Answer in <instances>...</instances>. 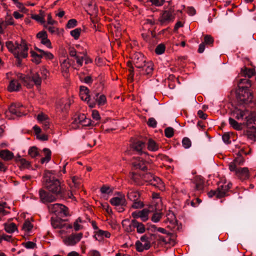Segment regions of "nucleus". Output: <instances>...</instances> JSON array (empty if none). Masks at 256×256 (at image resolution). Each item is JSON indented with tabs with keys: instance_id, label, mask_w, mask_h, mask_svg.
<instances>
[{
	"instance_id": "nucleus-1",
	"label": "nucleus",
	"mask_w": 256,
	"mask_h": 256,
	"mask_svg": "<svg viewBox=\"0 0 256 256\" xmlns=\"http://www.w3.org/2000/svg\"><path fill=\"white\" fill-rule=\"evenodd\" d=\"M6 46L18 61L28 56V48L26 41L24 40H22L20 43L17 42H14L8 41L6 42Z\"/></svg>"
},
{
	"instance_id": "nucleus-2",
	"label": "nucleus",
	"mask_w": 256,
	"mask_h": 256,
	"mask_svg": "<svg viewBox=\"0 0 256 256\" xmlns=\"http://www.w3.org/2000/svg\"><path fill=\"white\" fill-rule=\"evenodd\" d=\"M231 115L237 120H245L244 124L247 126L252 124H256V114L245 108L236 107L232 110Z\"/></svg>"
},
{
	"instance_id": "nucleus-3",
	"label": "nucleus",
	"mask_w": 256,
	"mask_h": 256,
	"mask_svg": "<svg viewBox=\"0 0 256 256\" xmlns=\"http://www.w3.org/2000/svg\"><path fill=\"white\" fill-rule=\"evenodd\" d=\"M133 62L136 68L142 69V74L150 75L152 74L153 64L152 62H146V58L142 54H135L133 56Z\"/></svg>"
},
{
	"instance_id": "nucleus-4",
	"label": "nucleus",
	"mask_w": 256,
	"mask_h": 256,
	"mask_svg": "<svg viewBox=\"0 0 256 256\" xmlns=\"http://www.w3.org/2000/svg\"><path fill=\"white\" fill-rule=\"evenodd\" d=\"M236 96L240 104H248L252 102L253 98L247 86H239L236 91Z\"/></svg>"
},
{
	"instance_id": "nucleus-5",
	"label": "nucleus",
	"mask_w": 256,
	"mask_h": 256,
	"mask_svg": "<svg viewBox=\"0 0 256 256\" xmlns=\"http://www.w3.org/2000/svg\"><path fill=\"white\" fill-rule=\"evenodd\" d=\"M45 186L52 194L57 196L63 194V189L58 179L44 180Z\"/></svg>"
},
{
	"instance_id": "nucleus-6",
	"label": "nucleus",
	"mask_w": 256,
	"mask_h": 256,
	"mask_svg": "<svg viewBox=\"0 0 256 256\" xmlns=\"http://www.w3.org/2000/svg\"><path fill=\"white\" fill-rule=\"evenodd\" d=\"M50 212L61 216H67L68 214V208L65 206L56 203L48 206Z\"/></svg>"
},
{
	"instance_id": "nucleus-7",
	"label": "nucleus",
	"mask_w": 256,
	"mask_h": 256,
	"mask_svg": "<svg viewBox=\"0 0 256 256\" xmlns=\"http://www.w3.org/2000/svg\"><path fill=\"white\" fill-rule=\"evenodd\" d=\"M110 202L112 205L116 206L119 212H124L126 205V200L123 194H120L118 196L112 198L110 199Z\"/></svg>"
},
{
	"instance_id": "nucleus-8",
	"label": "nucleus",
	"mask_w": 256,
	"mask_h": 256,
	"mask_svg": "<svg viewBox=\"0 0 256 256\" xmlns=\"http://www.w3.org/2000/svg\"><path fill=\"white\" fill-rule=\"evenodd\" d=\"M135 246L136 250L138 252L150 249L151 246L150 238L146 235L142 236L140 240L136 242Z\"/></svg>"
},
{
	"instance_id": "nucleus-9",
	"label": "nucleus",
	"mask_w": 256,
	"mask_h": 256,
	"mask_svg": "<svg viewBox=\"0 0 256 256\" xmlns=\"http://www.w3.org/2000/svg\"><path fill=\"white\" fill-rule=\"evenodd\" d=\"M174 10L170 9L164 10L161 14L158 20L161 24H167L174 21Z\"/></svg>"
},
{
	"instance_id": "nucleus-10",
	"label": "nucleus",
	"mask_w": 256,
	"mask_h": 256,
	"mask_svg": "<svg viewBox=\"0 0 256 256\" xmlns=\"http://www.w3.org/2000/svg\"><path fill=\"white\" fill-rule=\"evenodd\" d=\"M42 80L40 73L37 72L33 74L31 77L24 78V84L28 88L33 86V83L36 86H40L42 83Z\"/></svg>"
},
{
	"instance_id": "nucleus-11",
	"label": "nucleus",
	"mask_w": 256,
	"mask_h": 256,
	"mask_svg": "<svg viewBox=\"0 0 256 256\" xmlns=\"http://www.w3.org/2000/svg\"><path fill=\"white\" fill-rule=\"evenodd\" d=\"M82 237V233L72 234L64 238L63 242L68 246H72L80 241Z\"/></svg>"
},
{
	"instance_id": "nucleus-12",
	"label": "nucleus",
	"mask_w": 256,
	"mask_h": 256,
	"mask_svg": "<svg viewBox=\"0 0 256 256\" xmlns=\"http://www.w3.org/2000/svg\"><path fill=\"white\" fill-rule=\"evenodd\" d=\"M51 224L54 228H66V229H72V228L70 224L66 222L58 217H52L51 218Z\"/></svg>"
},
{
	"instance_id": "nucleus-13",
	"label": "nucleus",
	"mask_w": 256,
	"mask_h": 256,
	"mask_svg": "<svg viewBox=\"0 0 256 256\" xmlns=\"http://www.w3.org/2000/svg\"><path fill=\"white\" fill-rule=\"evenodd\" d=\"M39 196L40 200L43 203L52 202L55 201L56 199V195L50 194L43 190H40Z\"/></svg>"
},
{
	"instance_id": "nucleus-14",
	"label": "nucleus",
	"mask_w": 256,
	"mask_h": 256,
	"mask_svg": "<svg viewBox=\"0 0 256 256\" xmlns=\"http://www.w3.org/2000/svg\"><path fill=\"white\" fill-rule=\"evenodd\" d=\"M150 210L148 208H144L141 210H136L132 213V216L134 218H140L142 222H146L148 219Z\"/></svg>"
},
{
	"instance_id": "nucleus-15",
	"label": "nucleus",
	"mask_w": 256,
	"mask_h": 256,
	"mask_svg": "<svg viewBox=\"0 0 256 256\" xmlns=\"http://www.w3.org/2000/svg\"><path fill=\"white\" fill-rule=\"evenodd\" d=\"M84 4L87 6L86 10L89 14L95 16L98 10L92 0H81Z\"/></svg>"
},
{
	"instance_id": "nucleus-16",
	"label": "nucleus",
	"mask_w": 256,
	"mask_h": 256,
	"mask_svg": "<svg viewBox=\"0 0 256 256\" xmlns=\"http://www.w3.org/2000/svg\"><path fill=\"white\" fill-rule=\"evenodd\" d=\"M230 184H224L219 186L217 189L218 195L217 198H220L226 196V194L231 188Z\"/></svg>"
},
{
	"instance_id": "nucleus-17",
	"label": "nucleus",
	"mask_w": 256,
	"mask_h": 256,
	"mask_svg": "<svg viewBox=\"0 0 256 256\" xmlns=\"http://www.w3.org/2000/svg\"><path fill=\"white\" fill-rule=\"evenodd\" d=\"M132 164L136 169H140L144 171L147 169L146 162H144L143 160L139 157L134 158Z\"/></svg>"
},
{
	"instance_id": "nucleus-18",
	"label": "nucleus",
	"mask_w": 256,
	"mask_h": 256,
	"mask_svg": "<svg viewBox=\"0 0 256 256\" xmlns=\"http://www.w3.org/2000/svg\"><path fill=\"white\" fill-rule=\"evenodd\" d=\"M238 178L242 180H247L249 178L250 173L248 168H238L235 174Z\"/></svg>"
},
{
	"instance_id": "nucleus-19",
	"label": "nucleus",
	"mask_w": 256,
	"mask_h": 256,
	"mask_svg": "<svg viewBox=\"0 0 256 256\" xmlns=\"http://www.w3.org/2000/svg\"><path fill=\"white\" fill-rule=\"evenodd\" d=\"M36 118L40 123L44 126L45 129L49 128L50 118L47 115L41 112L37 116Z\"/></svg>"
},
{
	"instance_id": "nucleus-20",
	"label": "nucleus",
	"mask_w": 256,
	"mask_h": 256,
	"mask_svg": "<svg viewBox=\"0 0 256 256\" xmlns=\"http://www.w3.org/2000/svg\"><path fill=\"white\" fill-rule=\"evenodd\" d=\"M70 100L66 99H62L60 100L57 104L56 108L60 111H66L70 107Z\"/></svg>"
},
{
	"instance_id": "nucleus-21",
	"label": "nucleus",
	"mask_w": 256,
	"mask_h": 256,
	"mask_svg": "<svg viewBox=\"0 0 256 256\" xmlns=\"http://www.w3.org/2000/svg\"><path fill=\"white\" fill-rule=\"evenodd\" d=\"M21 88V84L16 80H12L10 82L8 90L10 92H18Z\"/></svg>"
},
{
	"instance_id": "nucleus-22",
	"label": "nucleus",
	"mask_w": 256,
	"mask_h": 256,
	"mask_svg": "<svg viewBox=\"0 0 256 256\" xmlns=\"http://www.w3.org/2000/svg\"><path fill=\"white\" fill-rule=\"evenodd\" d=\"M150 184L158 188L161 190H163L164 189V182H162L160 178L156 176H154L153 179L150 180Z\"/></svg>"
},
{
	"instance_id": "nucleus-23",
	"label": "nucleus",
	"mask_w": 256,
	"mask_h": 256,
	"mask_svg": "<svg viewBox=\"0 0 256 256\" xmlns=\"http://www.w3.org/2000/svg\"><path fill=\"white\" fill-rule=\"evenodd\" d=\"M174 234H166L165 236L158 235V240L160 243L164 244H171L172 241H174Z\"/></svg>"
},
{
	"instance_id": "nucleus-24",
	"label": "nucleus",
	"mask_w": 256,
	"mask_h": 256,
	"mask_svg": "<svg viewBox=\"0 0 256 256\" xmlns=\"http://www.w3.org/2000/svg\"><path fill=\"white\" fill-rule=\"evenodd\" d=\"M80 96L82 100H88L90 98L89 90L85 86H81L80 89Z\"/></svg>"
},
{
	"instance_id": "nucleus-25",
	"label": "nucleus",
	"mask_w": 256,
	"mask_h": 256,
	"mask_svg": "<svg viewBox=\"0 0 256 256\" xmlns=\"http://www.w3.org/2000/svg\"><path fill=\"white\" fill-rule=\"evenodd\" d=\"M0 157L6 161L12 160L14 158V154L7 150H0Z\"/></svg>"
},
{
	"instance_id": "nucleus-26",
	"label": "nucleus",
	"mask_w": 256,
	"mask_h": 256,
	"mask_svg": "<svg viewBox=\"0 0 256 256\" xmlns=\"http://www.w3.org/2000/svg\"><path fill=\"white\" fill-rule=\"evenodd\" d=\"M43 154L44 157L40 160L42 164L48 163L50 160L52 152L50 149L45 148L43 150Z\"/></svg>"
},
{
	"instance_id": "nucleus-27",
	"label": "nucleus",
	"mask_w": 256,
	"mask_h": 256,
	"mask_svg": "<svg viewBox=\"0 0 256 256\" xmlns=\"http://www.w3.org/2000/svg\"><path fill=\"white\" fill-rule=\"evenodd\" d=\"M195 190H196L202 191L204 189V182L203 180L200 177H196L194 180Z\"/></svg>"
},
{
	"instance_id": "nucleus-28",
	"label": "nucleus",
	"mask_w": 256,
	"mask_h": 256,
	"mask_svg": "<svg viewBox=\"0 0 256 256\" xmlns=\"http://www.w3.org/2000/svg\"><path fill=\"white\" fill-rule=\"evenodd\" d=\"M94 98L96 100L98 106H103L106 102V96L104 94H100L98 93L95 94Z\"/></svg>"
},
{
	"instance_id": "nucleus-29",
	"label": "nucleus",
	"mask_w": 256,
	"mask_h": 256,
	"mask_svg": "<svg viewBox=\"0 0 256 256\" xmlns=\"http://www.w3.org/2000/svg\"><path fill=\"white\" fill-rule=\"evenodd\" d=\"M9 114H12L17 116H21L20 112L18 109L16 108V104H12L9 107L8 111H6V116H8Z\"/></svg>"
},
{
	"instance_id": "nucleus-30",
	"label": "nucleus",
	"mask_w": 256,
	"mask_h": 256,
	"mask_svg": "<svg viewBox=\"0 0 256 256\" xmlns=\"http://www.w3.org/2000/svg\"><path fill=\"white\" fill-rule=\"evenodd\" d=\"M60 175L61 174L60 172H58L55 170H46L44 174V180L48 178H50V180L56 179L54 177L55 176H60Z\"/></svg>"
},
{
	"instance_id": "nucleus-31",
	"label": "nucleus",
	"mask_w": 256,
	"mask_h": 256,
	"mask_svg": "<svg viewBox=\"0 0 256 256\" xmlns=\"http://www.w3.org/2000/svg\"><path fill=\"white\" fill-rule=\"evenodd\" d=\"M229 124L233 128L237 130H240L242 128V124L239 123L234 119L232 118H228Z\"/></svg>"
},
{
	"instance_id": "nucleus-32",
	"label": "nucleus",
	"mask_w": 256,
	"mask_h": 256,
	"mask_svg": "<svg viewBox=\"0 0 256 256\" xmlns=\"http://www.w3.org/2000/svg\"><path fill=\"white\" fill-rule=\"evenodd\" d=\"M127 196L129 200L134 202L138 200V198L140 196V194L136 191L130 189L128 192Z\"/></svg>"
},
{
	"instance_id": "nucleus-33",
	"label": "nucleus",
	"mask_w": 256,
	"mask_h": 256,
	"mask_svg": "<svg viewBox=\"0 0 256 256\" xmlns=\"http://www.w3.org/2000/svg\"><path fill=\"white\" fill-rule=\"evenodd\" d=\"M133 223L135 228H136V232L139 234H142L145 232L146 228L144 224L138 222L136 220H133Z\"/></svg>"
},
{
	"instance_id": "nucleus-34",
	"label": "nucleus",
	"mask_w": 256,
	"mask_h": 256,
	"mask_svg": "<svg viewBox=\"0 0 256 256\" xmlns=\"http://www.w3.org/2000/svg\"><path fill=\"white\" fill-rule=\"evenodd\" d=\"M110 236V234L108 231L98 230L95 236L96 240H101L102 238H108Z\"/></svg>"
},
{
	"instance_id": "nucleus-35",
	"label": "nucleus",
	"mask_w": 256,
	"mask_h": 256,
	"mask_svg": "<svg viewBox=\"0 0 256 256\" xmlns=\"http://www.w3.org/2000/svg\"><path fill=\"white\" fill-rule=\"evenodd\" d=\"M145 145H131L130 150H132L134 153L138 154H142V153L146 154L144 151V147Z\"/></svg>"
},
{
	"instance_id": "nucleus-36",
	"label": "nucleus",
	"mask_w": 256,
	"mask_h": 256,
	"mask_svg": "<svg viewBox=\"0 0 256 256\" xmlns=\"http://www.w3.org/2000/svg\"><path fill=\"white\" fill-rule=\"evenodd\" d=\"M4 230L8 233H12L17 230V227L15 224L12 222L4 224Z\"/></svg>"
},
{
	"instance_id": "nucleus-37",
	"label": "nucleus",
	"mask_w": 256,
	"mask_h": 256,
	"mask_svg": "<svg viewBox=\"0 0 256 256\" xmlns=\"http://www.w3.org/2000/svg\"><path fill=\"white\" fill-rule=\"evenodd\" d=\"M71 66L69 60L66 59L63 60L61 64L62 70V72L67 74L69 70V68Z\"/></svg>"
},
{
	"instance_id": "nucleus-38",
	"label": "nucleus",
	"mask_w": 256,
	"mask_h": 256,
	"mask_svg": "<svg viewBox=\"0 0 256 256\" xmlns=\"http://www.w3.org/2000/svg\"><path fill=\"white\" fill-rule=\"evenodd\" d=\"M30 54L32 58V61L36 64H40L41 62V58H42L41 54H38L34 51H31Z\"/></svg>"
},
{
	"instance_id": "nucleus-39",
	"label": "nucleus",
	"mask_w": 256,
	"mask_h": 256,
	"mask_svg": "<svg viewBox=\"0 0 256 256\" xmlns=\"http://www.w3.org/2000/svg\"><path fill=\"white\" fill-rule=\"evenodd\" d=\"M74 58L76 60V64H72V66L75 69H77L78 67L80 68L82 66L84 61L83 56H80L78 54H77L76 56H75Z\"/></svg>"
},
{
	"instance_id": "nucleus-40",
	"label": "nucleus",
	"mask_w": 256,
	"mask_h": 256,
	"mask_svg": "<svg viewBox=\"0 0 256 256\" xmlns=\"http://www.w3.org/2000/svg\"><path fill=\"white\" fill-rule=\"evenodd\" d=\"M33 224L30 222L26 220L23 224L22 230L26 232H30L33 228Z\"/></svg>"
},
{
	"instance_id": "nucleus-41",
	"label": "nucleus",
	"mask_w": 256,
	"mask_h": 256,
	"mask_svg": "<svg viewBox=\"0 0 256 256\" xmlns=\"http://www.w3.org/2000/svg\"><path fill=\"white\" fill-rule=\"evenodd\" d=\"M37 50L41 54L42 58L46 60H52L54 58V55L50 52L44 51L42 50L37 48Z\"/></svg>"
},
{
	"instance_id": "nucleus-42",
	"label": "nucleus",
	"mask_w": 256,
	"mask_h": 256,
	"mask_svg": "<svg viewBox=\"0 0 256 256\" xmlns=\"http://www.w3.org/2000/svg\"><path fill=\"white\" fill-rule=\"evenodd\" d=\"M40 14L32 15V18L41 24H43L44 22V18L43 14L44 12L42 10H40Z\"/></svg>"
},
{
	"instance_id": "nucleus-43",
	"label": "nucleus",
	"mask_w": 256,
	"mask_h": 256,
	"mask_svg": "<svg viewBox=\"0 0 256 256\" xmlns=\"http://www.w3.org/2000/svg\"><path fill=\"white\" fill-rule=\"evenodd\" d=\"M28 154L32 158H36L39 154L38 148L35 146L30 147L28 150Z\"/></svg>"
},
{
	"instance_id": "nucleus-44",
	"label": "nucleus",
	"mask_w": 256,
	"mask_h": 256,
	"mask_svg": "<svg viewBox=\"0 0 256 256\" xmlns=\"http://www.w3.org/2000/svg\"><path fill=\"white\" fill-rule=\"evenodd\" d=\"M16 160L19 162L24 168H28L30 165L28 161L25 158H22L20 156L16 158Z\"/></svg>"
},
{
	"instance_id": "nucleus-45",
	"label": "nucleus",
	"mask_w": 256,
	"mask_h": 256,
	"mask_svg": "<svg viewBox=\"0 0 256 256\" xmlns=\"http://www.w3.org/2000/svg\"><path fill=\"white\" fill-rule=\"evenodd\" d=\"M86 118V116L84 114H78V116L76 118H75L72 124L74 125V124H79L80 125Z\"/></svg>"
},
{
	"instance_id": "nucleus-46",
	"label": "nucleus",
	"mask_w": 256,
	"mask_h": 256,
	"mask_svg": "<svg viewBox=\"0 0 256 256\" xmlns=\"http://www.w3.org/2000/svg\"><path fill=\"white\" fill-rule=\"evenodd\" d=\"M162 212H154L151 218V220L155 223L158 222L162 218Z\"/></svg>"
},
{
	"instance_id": "nucleus-47",
	"label": "nucleus",
	"mask_w": 256,
	"mask_h": 256,
	"mask_svg": "<svg viewBox=\"0 0 256 256\" xmlns=\"http://www.w3.org/2000/svg\"><path fill=\"white\" fill-rule=\"evenodd\" d=\"M81 32L82 29L80 28H76L70 32V34L75 40H78L80 37Z\"/></svg>"
},
{
	"instance_id": "nucleus-48",
	"label": "nucleus",
	"mask_w": 256,
	"mask_h": 256,
	"mask_svg": "<svg viewBox=\"0 0 256 256\" xmlns=\"http://www.w3.org/2000/svg\"><path fill=\"white\" fill-rule=\"evenodd\" d=\"M166 47L164 44H158L155 49V52L158 54H162L165 51Z\"/></svg>"
},
{
	"instance_id": "nucleus-49",
	"label": "nucleus",
	"mask_w": 256,
	"mask_h": 256,
	"mask_svg": "<svg viewBox=\"0 0 256 256\" xmlns=\"http://www.w3.org/2000/svg\"><path fill=\"white\" fill-rule=\"evenodd\" d=\"M154 176H153L150 173H146L142 175V179L143 180L148 182L149 183V184H150V180L153 179Z\"/></svg>"
},
{
	"instance_id": "nucleus-50",
	"label": "nucleus",
	"mask_w": 256,
	"mask_h": 256,
	"mask_svg": "<svg viewBox=\"0 0 256 256\" xmlns=\"http://www.w3.org/2000/svg\"><path fill=\"white\" fill-rule=\"evenodd\" d=\"M82 219L80 218H77L74 223V228L76 231H78L82 228V226L80 224L82 222Z\"/></svg>"
},
{
	"instance_id": "nucleus-51",
	"label": "nucleus",
	"mask_w": 256,
	"mask_h": 256,
	"mask_svg": "<svg viewBox=\"0 0 256 256\" xmlns=\"http://www.w3.org/2000/svg\"><path fill=\"white\" fill-rule=\"evenodd\" d=\"M144 206V204L140 200H136L134 201V202L132 206V207L134 209L141 208H143Z\"/></svg>"
},
{
	"instance_id": "nucleus-52",
	"label": "nucleus",
	"mask_w": 256,
	"mask_h": 256,
	"mask_svg": "<svg viewBox=\"0 0 256 256\" xmlns=\"http://www.w3.org/2000/svg\"><path fill=\"white\" fill-rule=\"evenodd\" d=\"M164 134L167 138H172L174 134V130L172 127L166 128L164 130Z\"/></svg>"
},
{
	"instance_id": "nucleus-53",
	"label": "nucleus",
	"mask_w": 256,
	"mask_h": 256,
	"mask_svg": "<svg viewBox=\"0 0 256 256\" xmlns=\"http://www.w3.org/2000/svg\"><path fill=\"white\" fill-rule=\"evenodd\" d=\"M38 72L40 73L42 79H46L48 76V72L46 69L44 67L42 68Z\"/></svg>"
},
{
	"instance_id": "nucleus-54",
	"label": "nucleus",
	"mask_w": 256,
	"mask_h": 256,
	"mask_svg": "<svg viewBox=\"0 0 256 256\" xmlns=\"http://www.w3.org/2000/svg\"><path fill=\"white\" fill-rule=\"evenodd\" d=\"M100 192L103 194H110L112 192V190L111 188L107 186H103L100 188Z\"/></svg>"
},
{
	"instance_id": "nucleus-55",
	"label": "nucleus",
	"mask_w": 256,
	"mask_h": 256,
	"mask_svg": "<svg viewBox=\"0 0 256 256\" xmlns=\"http://www.w3.org/2000/svg\"><path fill=\"white\" fill-rule=\"evenodd\" d=\"M147 124L149 126L155 128L156 127L157 122L154 118H150L148 120Z\"/></svg>"
},
{
	"instance_id": "nucleus-56",
	"label": "nucleus",
	"mask_w": 256,
	"mask_h": 256,
	"mask_svg": "<svg viewBox=\"0 0 256 256\" xmlns=\"http://www.w3.org/2000/svg\"><path fill=\"white\" fill-rule=\"evenodd\" d=\"M164 1V0H148V2H151L152 5L156 6H162Z\"/></svg>"
},
{
	"instance_id": "nucleus-57",
	"label": "nucleus",
	"mask_w": 256,
	"mask_h": 256,
	"mask_svg": "<svg viewBox=\"0 0 256 256\" xmlns=\"http://www.w3.org/2000/svg\"><path fill=\"white\" fill-rule=\"evenodd\" d=\"M234 161L238 166L242 165L244 163V158L241 156H237L234 159Z\"/></svg>"
},
{
	"instance_id": "nucleus-58",
	"label": "nucleus",
	"mask_w": 256,
	"mask_h": 256,
	"mask_svg": "<svg viewBox=\"0 0 256 256\" xmlns=\"http://www.w3.org/2000/svg\"><path fill=\"white\" fill-rule=\"evenodd\" d=\"M214 42V39L210 35H206L204 38V44H212Z\"/></svg>"
},
{
	"instance_id": "nucleus-59",
	"label": "nucleus",
	"mask_w": 256,
	"mask_h": 256,
	"mask_svg": "<svg viewBox=\"0 0 256 256\" xmlns=\"http://www.w3.org/2000/svg\"><path fill=\"white\" fill-rule=\"evenodd\" d=\"M237 166L238 165L233 160L232 162H230L228 164L229 170L231 172H234L236 174V170H238V168H237Z\"/></svg>"
},
{
	"instance_id": "nucleus-60",
	"label": "nucleus",
	"mask_w": 256,
	"mask_h": 256,
	"mask_svg": "<svg viewBox=\"0 0 256 256\" xmlns=\"http://www.w3.org/2000/svg\"><path fill=\"white\" fill-rule=\"evenodd\" d=\"M2 22L6 26V27L8 25H13L14 24V19L10 16H7L6 20Z\"/></svg>"
},
{
	"instance_id": "nucleus-61",
	"label": "nucleus",
	"mask_w": 256,
	"mask_h": 256,
	"mask_svg": "<svg viewBox=\"0 0 256 256\" xmlns=\"http://www.w3.org/2000/svg\"><path fill=\"white\" fill-rule=\"evenodd\" d=\"M77 22L75 19L70 20L66 24V27L68 28H74L76 25Z\"/></svg>"
},
{
	"instance_id": "nucleus-62",
	"label": "nucleus",
	"mask_w": 256,
	"mask_h": 256,
	"mask_svg": "<svg viewBox=\"0 0 256 256\" xmlns=\"http://www.w3.org/2000/svg\"><path fill=\"white\" fill-rule=\"evenodd\" d=\"M130 178L134 180V181L137 183H139V178H141L140 175H138L136 173L134 172H132L130 174Z\"/></svg>"
},
{
	"instance_id": "nucleus-63",
	"label": "nucleus",
	"mask_w": 256,
	"mask_h": 256,
	"mask_svg": "<svg viewBox=\"0 0 256 256\" xmlns=\"http://www.w3.org/2000/svg\"><path fill=\"white\" fill-rule=\"evenodd\" d=\"M25 248L28 249H33L36 246V244L32 242H27L24 244Z\"/></svg>"
},
{
	"instance_id": "nucleus-64",
	"label": "nucleus",
	"mask_w": 256,
	"mask_h": 256,
	"mask_svg": "<svg viewBox=\"0 0 256 256\" xmlns=\"http://www.w3.org/2000/svg\"><path fill=\"white\" fill-rule=\"evenodd\" d=\"M46 37H48V36L46 32L44 31H41L37 34V38H39L40 41L46 38Z\"/></svg>"
}]
</instances>
